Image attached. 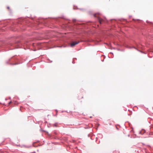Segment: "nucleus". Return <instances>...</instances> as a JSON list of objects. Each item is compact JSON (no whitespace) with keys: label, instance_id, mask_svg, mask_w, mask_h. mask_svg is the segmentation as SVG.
I'll list each match as a JSON object with an SVG mask.
<instances>
[{"label":"nucleus","instance_id":"nucleus-1","mask_svg":"<svg viewBox=\"0 0 153 153\" xmlns=\"http://www.w3.org/2000/svg\"><path fill=\"white\" fill-rule=\"evenodd\" d=\"M79 43V42H75L71 43V47H74L75 45L78 44Z\"/></svg>","mask_w":153,"mask_h":153},{"label":"nucleus","instance_id":"nucleus-2","mask_svg":"<svg viewBox=\"0 0 153 153\" xmlns=\"http://www.w3.org/2000/svg\"><path fill=\"white\" fill-rule=\"evenodd\" d=\"M99 21L100 22V23L101 24L102 23V22L103 21V20L101 18H99L98 19Z\"/></svg>","mask_w":153,"mask_h":153},{"label":"nucleus","instance_id":"nucleus-3","mask_svg":"<svg viewBox=\"0 0 153 153\" xmlns=\"http://www.w3.org/2000/svg\"><path fill=\"white\" fill-rule=\"evenodd\" d=\"M11 101H10V102H9L8 103V104H10L11 103Z\"/></svg>","mask_w":153,"mask_h":153},{"label":"nucleus","instance_id":"nucleus-4","mask_svg":"<svg viewBox=\"0 0 153 153\" xmlns=\"http://www.w3.org/2000/svg\"><path fill=\"white\" fill-rule=\"evenodd\" d=\"M35 143H33V146H34V144H35Z\"/></svg>","mask_w":153,"mask_h":153},{"label":"nucleus","instance_id":"nucleus-5","mask_svg":"<svg viewBox=\"0 0 153 153\" xmlns=\"http://www.w3.org/2000/svg\"><path fill=\"white\" fill-rule=\"evenodd\" d=\"M7 8H8V9H9V7H7Z\"/></svg>","mask_w":153,"mask_h":153}]
</instances>
